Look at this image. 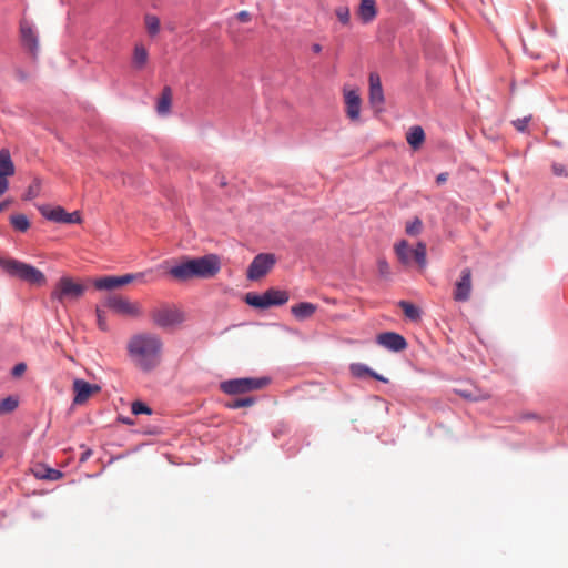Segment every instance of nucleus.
Wrapping results in <instances>:
<instances>
[{
    "label": "nucleus",
    "mask_w": 568,
    "mask_h": 568,
    "mask_svg": "<svg viewBox=\"0 0 568 568\" xmlns=\"http://www.w3.org/2000/svg\"><path fill=\"white\" fill-rule=\"evenodd\" d=\"M377 343L393 352H400L407 347L406 339L394 332L382 333L377 336Z\"/></svg>",
    "instance_id": "nucleus-13"
},
{
    "label": "nucleus",
    "mask_w": 568,
    "mask_h": 568,
    "mask_svg": "<svg viewBox=\"0 0 568 568\" xmlns=\"http://www.w3.org/2000/svg\"><path fill=\"white\" fill-rule=\"evenodd\" d=\"M221 268L220 258L214 255H204L197 258H189L170 268L169 273L176 280L187 281L190 278H210L219 273Z\"/></svg>",
    "instance_id": "nucleus-2"
},
{
    "label": "nucleus",
    "mask_w": 568,
    "mask_h": 568,
    "mask_svg": "<svg viewBox=\"0 0 568 568\" xmlns=\"http://www.w3.org/2000/svg\"><path fill=\"white\" fill-rule=\"evenodd\" d=\"M369 102L374 108L381 109L384 103L383 88H369Z\"/></svg>",
    "instance_id": "nucleus-33"
},
{
    "label": "nucleus",
    "mask_w": 568,
    "mask_h": 568,
    "mask_svg": "<svg viewBox=\"0 0 568 568\" xmlns=\"http://www.w3.org/2000/svg\"><path fill=\"white\" fill-rule=\"evenodd\" d=\"M265 297L268 301V305H283L288 301V294L285 291L280 290H267L265 292Z\"/></svg>",
    "instance_id": "nucleus-24"
},
{
    "label": "nucleus",
    "mask_w": 568,
    "mask_h": 568,
    "mask_svg": "<svg viewBox=\"0 0 568 568\" xmlns=\"http://www.w3.org/2000/svg\"><path fill=\"white\" fill-rule=\"evenodd\" d=\"M40 213L49 221L65 223L67 211L62 206L51 207L43 205L40 207Z\"/></svg>",
    "instance_id": "nucleus-16"
},
{
    "label": "nucleus",
    "mask_w": 568,
    "mask_h": 568,
    "mask_svg": "<svg viewBox=\"0 0 568 568\" xmlns=\"http://www.w3.org/2000/svg\"><path fill=\"white\" fill-rule=\"evenodd\" d=\"M149 316L152 324L161 329H174L185 321L182 308L168 302H161L153 306Z\"/></svg>",
    "instance_id": "nucleus-3"
},
{
    "label": "nucleus",
    "mask_w": 568,
    "mask_h": 568,
    "mask_svg": "<svg viewBox=\"0 0 568 568\" xmlns=\"http://www.w3.org/2000/svg\"><path fill=\"white\" fill-rule=\"evenodd\" d=\"M104 305L118 315L138 318L142 316V306L126 297L112 294L106 296Z\"/></svg>",
    "instance_id": "nucleus-8"
},
{
    "label": "nucleus",
    "mask_w": 568,
    "mask_h": 568,
    "mask_svg": "<svg viewBox=\"0 0 568 568\" xmlns=\"http://www.w3.org/2000/svg\"><path fill=\"white\" fill-rule=\"evenodd\" d=\"M144 24L149 36L155 37L160 32V19L156 16L146 13Z\"/></svg>",
    "instance_id": "nucleus-27"
},
{
    "label": "nucleus",
    "mask_w": 568,
    "mask_h": 568,
    "mask_svg": "<svg viewBox=\"0 0 568 568\" xmlns=\"http://www.w3.org/2000/svg\"><path fill=\"white\" fill-rule=\"evenodd\" d=\"M149 60V53L146 48L142 43H136L133 50L132 67L135 70H142L146 65Z\"/></svg>",
    "instance_id": "nucleus-19"
},
{
    "label": "nucleus",
    "mask_w": 568,
    "mask_h": 568,
    "mask_svg": "<svg viewBox=\"0 0 568 568\" xmlns=\"http://www.w3.org/2000/svg\"><path fill=\"white\" fill-rule=\"evenodd\" d=\"M152 274L151 271H146V272H141V273H132V274H124V275H121V276H118L119 281V285L120 286H123V285H126V284H130L132 282H141V283H149L151 281H153V278H146L148 276H150Z\"/></svg>",
    "instance_id": "nucleus-23"
},
{
    "label": "nucleus",
    "mask_w": 568,
    "mask_h": 568,
    "mask_svg": "<svg viewBox=\"0 0 568 568\" xmlns=\"http://www.w3.org/2000/svg\"><path fill=\"white\" fill-rule=\"evenodd\" d=\"M521 418H523V419H537V418H538V416H537L536 414H534V413H528V414H524V415L521 416Z\"/></svg>",
    "instance_id": "nucleus-50"
},
{
    "label": "nucleus",
    "mask_w": 568,
    "mask_h": 568,
    "mask_svg": "<svg viewBox=\"0 0 568 568\" xmlns=\"http://www.w3.org/2000/svg\"><path fill=\"white\" fill-rule=\"evenodd\" d=\"M344 101L346 114L352 121L359 120L362 100L356 90H345Z\"/></svg>",
    "instance_id": "nucleus-14"
},
{
    "label": "nucleus",
    "mask_w": 568,
    "mask_h": 568,
    "mask_svg": "<svg viewBox=\"0 0 568 568\" xmlns=\"http://www.w3.org/2000/svg\"><path fill=\"white\" fill-rule=\"evenodd\" d=\"M72 388L74 392L73 404L75 405L84 404L93 394H97L101 390L99 385L90 384L80 378L74 379Z\"/></svg>",
    "instance_id": "nucleus-11"
},
{
    "label": "nucleus",
    "mask_w": 568,
    "mask_h": 568,
    "mask_svg": "<svg viewBox=\"0 0 568 568\" xmlns=\"http://www.w3.org/2000/svg\"><path fill=\"white\" fill-rule=\"evenodd\" d=\"M459 394L463 397L471 399V400H475V402H477V400H485V399L489 398V395H487V394L477 395V396H471L470 394H468L466 392H460Z\"/></svg>",
    "instance_id": "nucleus-43"
},
{
    "label": "nucleus",
    "mask_w": 568,
    "mask_h": 568,
    "mask_svg": "<svg viewBox=\"0 0 568 568\" xmlns=\"http://www.w3.org/2000/svg\"><path fill=\"white\" fill-rule=\"evenodd\" d=\"M14 174V164L8 150L0 151V175L12 176Z\"/></svg>",
    "instance_id": "nucleus-22"
},
{
    "label": "nucleus",
    "mask_w": 568,
    "mask_h": 568,
    "mask_svg": "<svg viewBox=\"0 0 568 568\" xmlns=\"http://www.w3.org/2000/svg\"><path fill=\"white\" fill-rule=\"evenodd\" d=\"M317 306L308 302H302L292 306V314L300 321L307 320L316 312Z\"/></svg>",
    "instance_id": "nucleus-18"
},
{
    "label": "nucleus",
    "mask_w": 568,
    "mask_h": 568,
    "mask_svg": "<svg viewBox=\"0 0 568 568\" xmlns=\"http://www.w3.org/2000/svg\"><path fill=\"white\" fill-rule=\"evenodd\" d=\"M91 455H92V450H91V449H87V450H84V452L81 454V456H80V463H84V462H87V460L90 458V456H91Z\"/></svg>",
    "instance_id": "nucleus-49"
},
{
    "label": "nucleus",
    "mask_w": 568,
    "mask_h": 568,
    "mask_svg": "<svg viewBox=\"0 0 568 568\" xmlns=\"http://www.w3.org/2000/svg\"><path fill=\"white\" fill-rule=\"evenodd\" d=\"M131 410L134 415L151 414V408L142 402H134L132 404Z\"/></svg>",
    "instance_id": "nucleus-37"
},
{
    "label": "nucleus",
    "mask_w": 568,
    "mask_h": 568,
    "mask_svg": "<svg viewBox=\"0 0 568 568\" xmlns=\"http://www.w3.org/2000/svg\"><path fill=\"white\" fill-rule=\"evenodd\" d=\"M10 224L19 232H26L30 227V222L24 214H13L10 216Z\"/></svg>",
    "instance_id": "nucleus-30"
},
{
    "label": "nucleus",
    "mask_w": 568,
    "mask_h": 568,
    "mask_svg": "<svg viewBox=\"0 0 568 568\" xmlns=\"http://www.w3.org/2000/svg\"><path fill=\"white\" fill-rule=\"evenodd\" d=\"M19 405V400L14 396H8L0 402V415L12 413Z\"/></svg>",
    "instance_id": "nucleus-32"
},
{
    "label": "nucleus",
    "mask_w": 568,
    "mask_h": 568,
    "mask_svg": "<svg viewBox=\"0 0 568 568\" xmlns=\"http://www.w3.org/2000/svg\"><path fill=\"white\" fill-rule=\"evenodd\" d=\"M379 272L385 275L388 273V263L386 261H379L378 262Z\"/></svg>",
    "instance_id": "nucleus-48"
},
{
    "label": "nucleus",
    "mask_w": 568,
    "mask_h": 568,
    "mask_svg": "<svg viewBox=\"0 0 568 568\" xmlns=\"http://www.w3.org/2000/svg\"><path fill=\"white\" fill-rule=\"evenodd\" d=\"M407 143L414 149H419L425 141V132L422 126H412L406 134Z\"/></svg>",
    "instance_id": "nucleus-20"
},
{
    "label": "nucleus",
    "mask_w": 568,
    "mask_h": 568,
    "mask_svg": "<svg viewBox=\"0 0 568 568\" xmlns=\"http://www.w3.org/2000/svg\"><path fill=\"white\" fill-rule=\"evenodd\" d=\"M0 267L10 276L17 277L32 285L42 286L47 278L37 267L14 258L0 257Z\"/></svg>",
    "instance_id": "nucleus-4"
},
{
    "label": "nucleus",
    "mask_w": 568,
    "mask_h": 568,
    "mask_svg": "<svg viewBox=\"0 0 568 568\" xmlns=\"http://www.w3.org/2000/svg\"><path fill=\"white\" fill-rule=\"evenodd\" d=\"M398 261L404 265H410L415 262L419 268L424 270L427 264V248L424 242H418L412 247L406 240H402L394 246Z\"/></svg>",
    "instance_id": "nucleus-6"
},
{
    "label": "nucleus",
    "mask_w": 568,
    "mask_h": 568,
    "mask_svg": "<svg viewBox=\"0 0 568 568\" xmlns=\"http://www.w3.org/2000/svg\"><path fill=\"white\" fill-rule=\"evenodd\" d=\"M9 205V202L8 201H3L0 203V212H2L3 210H6Z\"/></svg>",
    "instance_id": "nucleus-52"
},
{
    "label": "nucleus",
    "mask_w": 568,
    "mask_h": 568,
    "mask_svg": "<svg viewBox=\"0 0 568 568\" xmlns=\"http://www.w3.org/2000/svg\"><path fill=\"white\" fill-rule=\"evenodd\" d=\"M26 369H27L26 364H24V363H19V364H17V365L13 367V369H12V375H13L14 377H19V376H21V375L26 372Z\"/></svg>",
    "instance_id": "nucleus-44"
},
{
    "label": "nucleus",
    "mask_w": 568,
    "mask_h": 568,
    "mask_svg": "<svg viewBox=\"0 0 568 568\" xmlns=\"http://www.w3.org/2000/svg\"><path fill=\"white\" fill-rule=\"evenodd\" d=\"M473 292V272L469 267L462 270L459 278L453 288V300L458 303H466L470 300Z\"/></svg>",
    "instance_id": "nucleus-10"
},
{
    "label": "nucleus",
    "mask_w": 568,
    "mask_h": 568,
    "mask_svg": "<svg viewBox=\"0 0 568 568\" xmlns=\"http://www.w3.org/2000/svg\"><path fill=\"white\" fill-rule=\"evenodd\" d=\"M336 18L343 26L351 24V12L347 6H338L334 10Z\"/></svg>",
    "instance_id": "nucleus-34"
},
{
    "label": "nucleus",
    "mask_w": 568,
    "mask_h": 568,
    "mask_svg": "<svg viewBox=\"0 0 568 568\" xmlns=\"http://www.w3.org/2000/svg\"><path fill=\"white\" fill-rule=\"evenodd\" d=\"M40 192V181L36 180L28 189L26 199L31 200L39 195Z\"/></svg>",
    "instance_id": "nucleus-38"
},
{
    "label": "nucleus",
    "mask_w": 568,
    "mask_h": 568,
    "mask_svg": "<svg viewBox=\"0 0 568 568\" xmlns=\"http://www.w3.org/2000/svg\"><path fill=\"white\" fill-rule=\"evenodd\" d=\"M163 342L154 333H139L128 342V353L135 367L143 372L153 371L161 363Z\"/></svg>",
    "instance_id": "nucleus-1"
},
{
    "label": "nucleus",
    "mask_w": 568,
    "mask_h": 568,
    "mask_svg": "<svg viewBox=\"0 0 568 568\" xmlns=\"http://www.w3.org/2000/svg\"><path fill=\"white\" fill-rule=\"evenodd\" d=\"M276 258L274 254L261 253L257 254L247 268V278L257 281L265 276L275 265Z\"/></svg>",
    "instance_id": "nucleus-9"
},
{
    "label": "nucleus",
    "mask_w": 568,
    "mask_h": 568,
    "mask_svg": "<svg viewBox=\"0 0 568 568\" xmlns=\"http://www.w3.org/2000/svg\"><path fill=\"white\" fill-rule=\"evenodd\" d=\"M255 404V398L253 396H247L244 398H236L233 400H229L225 403V407L230 409H239L242 407H251Z\"/></svg>",
    "instance_id": "nucleus-31"
},
{
    "label": "nucleus",
    "mask_w": 568,
    "mask_h": 568,
    "mask_svg": "<svg viewBox=\"0 0 568 568\" xmlns=\"http://www.w3.org/2000/svg\"><path fill=\"white\" fill-rule=\"evenodd\" d=\"M448 180V173L447 172H443V173H439L436 178V183L438 185H442L444 184L446 181Z\"/></svg>",
    "instance_id": "nucleus-47"
},
{
    "label": "nucleus",
    "mask_w": 568,
    "mask_h": 568,
    "mask_svg": "<svg viewBox=\"0 0 568 568\" xmlns=\"http://www.w3.org/2000/svg\"><path fill=\"white\" fill-rule=\"evenodd\" d=\"M9 181L7 176L0 175V197L8 191Z\"/></svg>",
    "instance_id": "nucleus-45"
},
{
    "label": "nucleus",
    "mask_w": 568,
    "mask_h": 568,
    "mask_svg": "<svg viewBox=\"0 0 568 568\" xmlns=\"http://www.w3.org/2000/svg\"><path fill=\"white\" fill-rule=\"evenodd\" d=\"M236 18L241 22H248L251 20V14L247 11H240L236 14Z\"/></svg>",
    "instance_id": "nucleus-46"
},
{
    "label": "nucleus",
    "mask_w": 568,
    "mask_h": 568,
    "mask_svg": "<svg viewBox=\"0 0 568 568\" xmlns=\"http://www.w3.org/2000/svg\"><path fill=\"white\" fill-rule=\"evenodd\" d=\"M245 302L257 308H267L270 307L268 301L265 297V293L263 294H255V293H247L245 296Z\"/></svg>",
    "instance_id": "nucleus-26"
},
{
    "label": "nucleus",
    "mask_w": 568,
    "mask_h": 568,
    "mask_svg": "<svg viewBox=\"0 0 568 568\" xmlns=\"http://www.w3.org/2000/svg\"><path fill=\"white\" fill-rule=\"evenodd\" d=\"M20 37L23 47H26L32 55H36L39 49L38 34L26 20H22L20 23Z\"/></svg>",
    "instance_id": "nucleus-12"
},
{
    "label": "nucleus",
    "mask_w": 568,
    "mask_h": 568,
    "mask_svg": "<svg viewBox=\"0 0 568 568\" xmlns=\"http://www.w3.org/2000/svg\"><path fill=\"white\" fill-rule=\"evenodd\" d=\"M172 103V90L170 87H164L161 97L156 103V111L161 115H165L170 112Z\"/></svg>",
    "instance_id": "nucleus-21"
},
{
    "label": "nucleus",
    "mask_w": 568,
    "mask_h": 568,
    "mask_svg": "<svg viewBox=\"0 0 568 568\" xmlns=\"http://www.w3.org/2000/svg\"><path fill=\"white\" fill-rule=\"evenodd\" d=\"M118 276H104L94 281L97 290H114L120 287Z\"/></svg>",
    "instance_id": "nucleus-28"
},
{
    "label": "nucleus",
    "mask_w": 568,
    "mask_h": 568,
    "mask_svg": "<svg viewBox=\"0 0 568 568\" xmlns=\"http://www.w3.org/2000/svg\"><path fill=\"white\" fill-rule=\"evenodd\" d=\"M552 172L555 175H558V176H568V171H567L566 166L560 163L552 164Z\"/></svg>",
    "instance_id": "nucleus-41"
},
{
    "label": "nucleus",
    "mask_w": 568,
    "mask_h": 568,
    "mask_svg": "<svg viewBox=\"0 0 568 568\" xmlns=\"http://www.w3.org/2000/svg\"><path fill=\"white\" fill-rule=\"evenodd\" d=\"M85 291L87 286L84 284L75 282L70 276H62L51 292V300L64 305L69 302L79 301Z\"/></svg>",
    "instance_id": "nucleus-5"
},
{
    "label": "nucleus",
    "mask_w": 568,
    "mask_h": 568,
    "mask_svg": "<svg viewBox=\"0 0 568 568\" xmlns=\"http://www.w3.org/2000/svg\"><path fill=\"white\" fill-rule=\"evenodd\" d=\"M398 305L403 310L405 316L410 321H418L420 318V311L414 304L407 301H400Z\"/></svg>",
    "instance_id": "nucleus-29"
},
{
    "label": "nucleus",
    "mask_w": 568,
    "mask_h": 568,
    "mask_svg": "<svg viewBox=\"0 0 568 568\" xmlns=\"http://www.w3.org/2000/svg\"><path fill=\"white\" fill-rule=\"evenodd\" d=\"M95 314H97V323L101 331H108V323H106V316L104 311H102L99 306L95 307Z\"/></svg>",
    "instance_id": "nucleus-36"
},
{
    "label": "nucleus",
    "mask_w": 568,
    "mask_h": 568,
    "mask_svg": "<svg viewBox=\"0 0 568 568\" xmlns=\"http://www.w3.org/2000/svg\"><path fill=\"white\" fill-rule=\"evenodd\" d=\"M312 50H313V52H315V53H320V52H321V50H322V47H321V44H318V43H314V44L312 45Z\"/></svg>",
    "instance_id": "nucleus-51"
},
{
    "label": "nucleus",
    "mask_w": 568,
    "mask_h": 568,
    "mask_svg": "<svg viewBox=\"0 0 568 568\" xmlns=\"http://www.w3.org/2000/svg\"><path fill=\"white\" fill-rule=\"evenodd\" d=\"M369 88H382L381 78L377 73L369 74Z\"/></svg>",
    "instance_id": "nucleus-42"
},
{
    "label": "nucleus",
    "mask_w": 568,
    "mask_h": 568,
    "mask_svg": "<svg viewBox=\"0 0 568 568\" xmlns=\"http://www.w3.org/2000/svg\"><path fill=\"white\" fill-rule=\"evenodd\" d=\"M33 474L36 477L40 479L48 480H58L63 476V474L60 470L53 468H45L43 466H37L33 469Z\"/></svg>",
    "instance_id": "nucleus-25"
},
{
    "label": "nucleus",
    "mask_w": 568,
    "mask_h": 568,
    "mask_svg": "<svg viewBox=\"0 0 568 568\" xmlns=\"http://www.w3.org/2000/svg\"><path fill=\"white\" fill-rule=\"evenodd\" d=\"M349 371H351L352 375L357 378L371 376V377H373L377 381L384 382V383L388 382L385 377L381 376L379 374L375 373L369 367H367L366 365L361 364V363L351 364Z\"/></svg>",
    "instance_id": "nucleus-17"
},
{
    "label": "nucleus",
    "mask_w": 568,
    "mask_h": 568,
    "mask_svg": "<svg viewBox=\"0 0 568 568\" xmlns=\"http://www.w3.org/2000/svg\"><path fill=\"white\" fill-rule=\"evenodd\" d=\"M357 16L363 23L372 22L377 16V7L375 0H361L357 9Z\"/></svg>",
    "instance_id": "nucleus-15"
},
{
    "label": "nucleus",
    "mask_w": 568,
    "mask_h": 568,
    "mask_svg": "<svg viewBox=\"0 0 568 568\" xmlns=\"http://www.w3.org/2000/svg\"><path fill=\"white\" fill-rule=\"evenodd\" d=\"M268 377H245L224 381L220 388L227 395L246 394L253 390L265 388L270 384Z\"/></svg>",
    "instance_id": "nucleus-7"
},
{
    "label": "nucleus",
    "mask_w": 568,
    "mask_h": 568,
    "mask_svg": "<svg viewBox=\"0 0 568 568\" xmlns=\"http://www.w3.org/2000/svg\"><path fill=\"white\" fill-rule=\"evenodd\" d=\"M423 230V222L419 217H414V220L406 223L405 231L410 236L418 235Z\"/></svg>",
    "instance_id": "nucleus-35"
},
{
    "label": "nucleus",
    "mask_w": 568,
    "mask_h": 568,
    "mask_svg": "<svg viewBox=\"0 0 568 568\" xmlns=\"http://www.w3.org/2000/svg\"><path fill=\"white\" fill-rule=\"evenodd\" d=\"M529 120L530 116H525L523 119L514 120L513 124L516 128V130H518L519 132H524L528 125Z\"/></svg>",
    "instance_id": "nucleus-40"
},
{
    "label": "nucleus",
    "mask_w": 568,
    "mask_h": 568,
    "mask_svg": "<svg viewBox=\"0 0 568 568\" xmlns=\"http://www.w3.org/2000/svg\"><path fill=\"white\" fill-rule=\"evenodd\" d=\"M82 222V217L79 211H74L72 213L67 212L65 223L64 224H80Z\"/></svg>",
    "instance_id": "nucleus-39"
}]
</instances>
